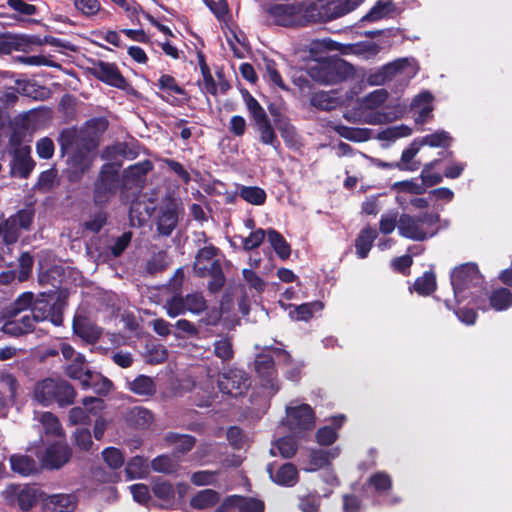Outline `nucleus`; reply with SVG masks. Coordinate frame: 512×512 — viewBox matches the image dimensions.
I'll return each mask as SVG.
<instances>
[{"instance_id":"2eb2a0df","label":"nucleus","mask_w":512,"mask_h":512,"mask_svg":"<svg viewBox=\"0 0 512 512\" xmlns=\"http://www.w3.org/2000/svg\"><path fill=\"white\" fill-rule=\"evenodd\" d=\"M165 308L168 316L173 318L185 313V311L199 314L207 308V305L200 293H192L186 296L185 301L182 298L174 297L167 302Z\"/></svg>"},{"instance_id":"cd10ccee","label":"nucleus","mask_w":512,"mask_h":512,"mask_svg":"<svg viewBox=\"0 0 512 512\" xmlns=\"http://www.w3.org/2000/svg\"><path fill=\"white\" fill-rule=\"evenodd\" d=\"M220 501V494L213 489H204L198 491L189 501L190 507L198 510H204L214 507Z\"/></svg>"},{"instance_id":"c85d7f7f","label":"nucleus","mask_w":512,"mask_h":512,"mask_svg":"<svg viewBox=\"0 0 512 512\" xmlns=\"http://www.w3.org/2000/svg\"><path fill=\"white\" fill-rule=\"evenodd\" d=\"M376 237L377 231L371 227L361 230L355 241L356 253L359 258L364 259L368 256Z\"/></svg>"},{"instance_id":"7c9ffc66","label":"nucleus","mask_w":512,"mask_h":512,"mask_svg":"<svg viewBox=\"0 0 512 512\" xmlns=\"http://www.w3.org/2000/svg\"><path fill=\"white\" fill-rule=\"evenodd\" d=\"M267 240L280 259L286 260L290 257L291 247L278 231L267 229Z\"/></svg>"},{"instance_id":"bb28decb","label":"nucleus","mask_w":512,"mask_h":512,"mask_svg":"<svg viewBox=\"0 0 512 512\" xmlns=\"http://www.w3.org/2000/svg\"><path fill=\"white\" fill-rule=\"evenodd\" d=\"M268 472L273 482L283 486H293L298 479V471L292 463L283 464L275 473L272 472V467L269 465Z\"/></svg>"},{"instance_id":"8fccbe9b","label":"nucleus","mask_w":512,"mask_h":512,"mask_svg":"<svg viewBox=\"0 0 512 512\" xmlns=\"http://www.w3.org/2000/svg\"><path fill=\"white\" fill-rule=\"evenodd\" d=\"M214 354L223 362L230 361L234 356L231 338L224 337L220 340L215 341Z\"/></svg>"},{"instance_id":"b1692460","label":"nucleus","mask_w":512,"mask_h":512,"mask_svg":"<svg viewBox=\"0 0 512 512\" xmlns=\"http://www.w3.org/2000/svg\"><path fill=\"white\" fill-rule=\"evenodd\" d=\"M73 333L86 344H95L103 333L96 322H72Z\"/></svg>"},{"instance_id":"3c124183","label":"nucleus","mask_w":512,"mask_h":512,"mask_svg":"<svg viewBox=\"0 0 512 512\" xmlns=\"http://www.w3.org/2000/svg\"><path fill=\"white\" fill-rule=\"evenodd\" d=\"M243 99H244L246 108L249 111L254 122H258V121L268 117L265 110L263 109V107L259 104V102L249 92L246 91L243 94Z\"/></svg>"},{"instance_id":"e433bc0d","label":"nucleus","mask_w":512,"mask_h":512,"mask_svg":"<svg viewBox=\"0 0 512 512\" xmlns=\"http://www.w3.org/2000/svg\"><path fill=\"white\" fill-rule=\"evenodd\" d=\"M435 289L436 277L433 272H425L415 280L413 288H410L411 291L413 290L421 296H428L433 293Z\"/></svg>"},{"instance_id":"5fc2aeb1","label":"nucleus","mask_w":512,"mask_h":512,"mask_svg":"<svg viewBox=\"0 0 512 512\" xmlns=\"http://www.w3.org/2000/svg\"><path fill=\"white\" fill-rule=\"evenodd\" d=\"M276 448L283 458H292L298 449L296 440L291 436H284L276 441Z\"/></svg>"},{"instance_id":"aec40b11","label":"nucleus","mask_w":512,"mask_h":512,"mask_svg":"<svg viewBox=\"0 0 512 512\" xmlns=\"http://www.w3.org/2000/svg\"><path fill=\"white\" fill-rule=\"evenodd\" d=\"M433 96L430 92L424 91L415 96L411 103V111L417 124H424L432 118Z\"/></svg>"},{"instance_id":"79ce46f5","label":"nucleus","mask_w":512,"mask_h":512,"mask_svg":"<svg viewBox=\"0 0 512 512\" xmlns=\"http://www.w3.org/2000/svg\"><path fill=\"white\" fill-rule=\"evenodd\" d=\"M368 484L380 495L388 493L393 487L391 476L384 471H378L372 474L368 478Z\"/></svg>"},{"instance_id":"a211bd4d","label":"nucleus","mask_w":512,"mask_h":512,"mask_svg":"<svg viewBox=\"0 0 512 512\" xmlns=\"http://www.w3.org/2000/svg\"><path fill=\"white\" fill-rule=\"evenodd\" d=\"M71 456L72 450L68 444L55 442L46 448L43 456V464L50 469H59L69 462Z\"/></svg>"},{"instance_id":"37998d69","label":"nucleus","mask_w":512,"mask_h":512,"mask_svg":"<svg viewBox=\"0 0 512 512\" xmlns=\"http://www.w3.org/2000/svg\"><path fill=\"white\" fill-rule=\"evenodd\" d=\"M35 163L28 153L19 151L14 158L13 171L15 174L26 178L34 169Z\"/></svg>"},{"instance_id":"72a5a7b5","label":"nucleus","mask_w":512,"mask_h":512,"mask_svg":"<svg viewBox=\"0 0 512 512\" xmlns=\"http://www.w3.org/2000/svg\"><path fill=\"white\" fill-rule=\"evenodd\" d=\"M128 389L140 396H152L156 392L153 379L146 375H138L134 380L128 382Z\"/></svg>"},{"instance_id":"9d476101","label":"nucleus","mask_w":512,"mask_h":512,"mask_svg":"<svg viewBox=\"0 0 512 512\" xmlns=\"http://www.w3.org/2000/svg\"><path fill=\"white\" fill-rule=\"evenodd\" d=\"M417 73V67L414 60L399 59L385 65L380 72L370 77V82L374 85L384 84L392 78L409 81Z\"/></svg>"},{"instance_id":"338daca9","label":"nucleus","mask_w":512,"mask_h":512,"mask_svg":"<svg viewBox=\"0 0 512 512\" xmlns=\"http://www.w3.org/2000/svg\"><path fill=\"white\" fill-rule=\"evenodd\" d=\"M380 46L374 42H363L356 44L352 51L354 54L369 59L376 56L380 52Z\"/></svg>"},{"instance_id":"9b49d317","label":"nucleus","mask_w":512,"mask_h":512,"mask_svg":"<svg viewBox=\"0 0 512 512\" xmlns=\"http://www.w3.org/2000/svg\"><path fill=\"white\" fill-rule=\"evenodd\" d=\"M254 367L261 387L267 390L270 395H275L279 391L280 385L274 358L268 354H258L254 361Z\"/></svg>"},{"instance_id":"6ab92c4d","label":"nucleus","mask_w":512,"mask_h":512,"mask_svg":"<svg viewBox=\"0 0 512 512\" xmlns=\"http://www.w3.org/2000/svg\"><path fill=\"white\" fill-rule=\"evenodd\" d=\"M364 0H326L320 6V16L324 20L339 18L357 8Z\"/></svg>"},{"instance_id":"6e6552de","label":"nucleus","mask_w":512,"mask_h":512,"mask_svg":"<svg viewBox=\"0 0 512 512\" xmlns=\"http://www.w3.org/2000/svg\"><path fill=\"white\" fill-rule=\"evenodd\" d=\"M217 249L208 245L200 249L196 255L194 262V271L200 276H213L214 282L209 284L211 290H217L223 283L221 275V267L215 259Z\"/></svg>"},{"instance_id":"ddd939ff","label":"nucleus","mask_w":512,"mask_h":512,"mask_svg":"<svg viewBox=\"0 0 512 512\" xmlns=\"http://www.w3.org/2000/svg\"><path fill=\"white\" fill-rule=\"evenodd\" d=\"M118 163H108L102 167L101 175L95 185L94 201L97 205L105 204L116 192L118 183Z\"/></svg>"},{"instance_id":"f8f14e48","label":"nucleus","mask_w":512,"mask_h":512,"mask_svg":"<svg viewBox=\"0 0 512 512\" xmlns=\"http://www.w3.org/2000/svg\"><path fill=\"white\" fill-rule=\"evenodd\" d=\"M286 415V425L295 434L311 431L315 427V413L308 404L287 407Z\"/></svg>"},{"instance_id":"0e129e2a","label":"nucleus","mask_w":512,"mask_h":512,"mask_svg":"<svg viewBox=\"0 0 512 512\" xmlns=\"http://www.w3.org/2000/svg\"><path fill=\"white\" fill-rule=\"evenodd\" d=\"M398 213L395 211H390L382 214L379 221V229L383 234L392 233L396 226L398 227Z\"/></svg>"},{"instance_id":"c9c22d12","label":"nucleus","mask_w":512,"mask_h":512,"mask_svg":"<svg viewBox=\"0 0 512 512\" xmlns=\"http://www.w3.org/2000/svg\"><path fill=\"white\" fill-rule=\"evenodd\" d=\"M255 127L259 134V139L261 143H263L264 145H270L273 148L277 149V147L279 146V141L277 139L276 132L270 123L269 118L267 117L258 122H255Z\"/></svg>"},{"instance_id":"e2e57ef3","label":"nucleus","mask_w":512,"mask_h":512,"mask_svg":"<svg viewBox=\"0 0 512 512\" xmlns=\"http://www.w3.org/2000/svg\"><path fill=\"white\" fill-rule=\"evenodd\" d=\"M387 96L388 94L384 89L375 90L364 97L363 106L370 110L376 109L386 101Z\"/></svg>"},{"instance_id":"c03bdc74","label":"nucleus","mask_w":512,"mask_h":512,"mask_svg":"<svg viewBox=\"0 0 512 512\" xmlns=\"http://www.w3.org/2000/svg\"><path fill=\"white\" fill-rule=\"evenodd\" d=\"M240 197L252 205H263L266 201V192L257 186H241Z\"/></svg>"},{"instance_id":"f03ea898","label":"nucleus","mask_w":512,"mask_h":512,"mask_svg":"<svg viewBox=\"0 0 512 512\" xmlns=\"http://www.w3.org/2000/svg\"><path fill=\"white\" fill-rule=\"evenodd\" d=\"M77 392L73 385L61 377H47L35 383L33 399L44 407L60 408L74 404Z\"/></svg>"},{"instance_id":"864d4df0","label":"nucleus","mask_w":512,"mask_h":512,"mask_svg":"<svg viewBox=\"0 0 512 512\" xmlns=\"http://www.w3.org/2000/svg\"><path fill=\"white\" fill-rule=\"evenodd\" d=\"M51 297H48L49 302L54 300V296L56 295L55 301L53 305L50 307V312L48 316L51 320H59L63 316V311L66 307V294L64 292L59 293H51Z\"/></svg>"},{"instance_id":"49530a36","label":"nucleus","mask_w":512,"mask_h":512,"mask_svg":"<svg viewBox=\"0 0 512 512\" xmlns=\"http://www.w3.org/2000/svg\"><path fill=\"white\" fill-rule=\"evenodd\" d=\"M147 470V459L143 456L132 457L125 468V472L129 479L140 478Z\"/></svg>"},{"instance_id":"09e8293b","label":"nucleus","mask_w":512,"mask_h":512,"mask_svg":"<svg viewBox=\"0 0 512 512\" xmlns=\"http://www.w3.org/2000/svg\"><path fill=\"white\" fill-rule=\"evenodd\" d=\"M421 148L422 146L418 138L414 139L409 147L402 152L401 162L395 166L401 170H416L417 167L408 166V163L417 155Z\"/></svg>"},{"instance_id":"603ef678","label":"nucleus","mask_w":512,"mask_h":512,"mask_svg":"<svg viewBox=\"0 0 512 512\" xmlns=\"http://www.w3.org/2000/svg\"><path fill=\"white\" fill-rule=\"evenodd\" d=\"M267 237V230L258 228L250 232L247 237H240L244 250L250 251L258 248Z\"/></svg>"},{"instance_id":"de8ad7c7","label":"nucleus","mask_w":512,"mask_h":512,"mask_svg":"<svg viewBox=\"0 0 512 512\" xmlns=\"http://www.w3.org/2000/svg\"><path fill=\"white\" fill-rule=\"evenodd\" d=\"M177 224V215L172 210H166L161 213L157 221V228L160 234L170 235Z\"/></svg>"},{"instance_id":"2f4dec72","label":"nucleus","mask_w":512,"mask_h":512,"mask_svg":"<svg viewBox=\"0 0 512 512\" xmlns=\"http://www.w3.org/2000/svg\"><path fill=\"white\" fill-rule=\"evenodd\" d=\"M274 354L280 362L289 367L286 371V378L292 381H298L300 379L303 364L294 361L290 353L284 349L275 348Z\"/></svg>"},{"instance_id":"69168bd1","label":"nucleus","mask_w":512,"mask_h":512,"mask_svg":"<svg viewBox=\"0 0 512 512\" xmlns=\"http://www.w3.org/2000/svg\"><path fill=\"white\" fill-rule=\"evenodd\" d=\"M316 441L322 446L332 445L338 438L336 430L331 426L319 428L315 434Z\"/></svg>"},{"instance_id":"4d7b16f0","label":"nucleus","mask_w":512,"mask_h":512,"mask_svg":"<svg viewBox=\"0 0 512 512\" xmlns=\"http://www.w3.org/2000/svg\"><path fill=\"white\" fill-rule=\"evenodd\" d=\"M102 457L104 462L111 469H119L124 464V456L122 452L115 447H107L102 451Z\"/></svg>"},{"instance_id":"58836bf2","label":"nucleus","mask_w":512,"mask_h":512,"mask_svg":"<svg viewBox=\"0 0 512 512\" xmlns=\"http://www.w3.org/2000/svg\"><path fill=\"white\" fill-rule=\"evenodd\" d=\"M2 332L13 338H19L33 333L35 330L34 322H4Z\"/></svg>"},{"instance_id":"5701e85b","label":"nucleus","mask_w":512,"mask_h":512,"mask_svg":"<svg viewBox=\"0 0 512 512\" xmlns=\"http://www.w3.org/2000/svg\"><path fill=\"white\" fill-rule=\"evenodd\" d=\"M310 103L320 110H332L344 103V99L337 91H317L312 94Z\"/></svg>"},{"instance_id":"473e14b6","label":"nucleus","mask_w":512,"mask_h":512,"mask_svg":"<svg viewBox=\"0 0 512 512\" xmlns=\"http://www.w3.org/2000/svg\"><path fill=\"white\" fill-rule=\"evenodd\" d=\"M421 146H429L431 148H448L453 142V138L449 132L445 130H437L431 134L419 137Z\"/></svg>"},{"instance_id":"412c9836","label":"nucleus","mask_w":512,"mask_h":512,"mask_svg":"<svg viewBox=\"0 0 512 512\" xmlns=\"http://www.w3.org/2000/svg\"><path fill=\"white\" fill-rule=\"evenodd\" d=\"M77 500L71 494H55L47 497L42 502L43 512H73Z\"/></svg>"},{"instance_id":"052dcab7","label":"nucleus","mask_w":512,"mask_h":512,"mask_svg":"<svg viewBox=\"0 0 512 512\" xmlns=\"http://www.w3.org/2000/svg\"><path fill=\"white\" fill-rule=\"evenodd\" d=\"M218 474V471L200 470L191 474L190 481L195 486L212 485L216 482Z\"/></svg>"},{"instance_id":"f3484780","label":"nucleus","mask_w":512,"mask_h":512,"mask_svg":"<svg viewBox=\"0 0 512 512\" xmlns=\"http://www.w3.org/2000/svg\"><path fill=\"white\" fill-rule=\"evenodd\" d=\"M92 74L102 82L116 88H124L126 81L113 63L97 61L91 67Z\"/></svg>"},{"instance_id":"393cba45","label":"nucleus","mask_w":512,"mask_h":512,"mask_svg":"<svg viewBox=\"0 0 512 512\" xmlns=\"http://www.w3.org/2000/svg\"><path fill=\"white\" fill-rule=\"evenodd\" d=\"M125 421L128 426L143 430L152 424L153 414L144 407H133L127 411Z\"/></svg>"},{"instance_id":"1a4fd4ad","label":"nucleus","mask_w":512,"mask_h":512,"mask_svg":"<svg viewBox=\"0 0 512 512\" xmlns=\"http://www.w3.org/2000/svg\"><path fill=\"white\" fill-rule=\"evenodd\" d=\"M2 494L9 505L18 506L22 511H29L37 504L42 492L35 485L10 484Z\"/></svg>"},{"instance_id":"a18cd8bd","label":"nucleus","mask_w":512,"mask_h":512,"mask_svg":"<svg viewBox=\"0 0 512 512\" xmlns=\"http://www.w3.org/2000/svg\"><path fill=\"white\" fill-rule=\"evenodd\" d=\"M490 305L495 310H505L512 306V293L506 288L495 290L490 296Z\"/></svg>"},{"instance_id":"4c0bfd02","label":"nucleus","mask_w":512,"mask_h":512,"mask_svg":"<svg viewBox=\"0 0 512 512\" xmlns=\"http://www.w3.org/2000/svg\"><path fill=\"white\" fill-rule=\"evenodd\" d=\"M166 439L167 441L176 444L175 452L179 454L188 453L196 444V438L188 434L169 433L166 436Z\"/></svg>"},{"instance_id":"13d9d810","label":"nucleus","mask_w":512,"mask_h":512,"mask_svg":"<svg viewBox=\"0 0 512 512\" xmlns=\"http://www.w3.org/2000/svg\"><path fill=\"white\" fill-rule=\"evenodd\" d=\"M151 468L155 472L171 474L176 469V463L168 455H159L151 461Z\"/></svg>"},{"instance_id":"0eeeda50","label":"nucleus","mask_w":512,"mask_h":512,"mask_svg":"<svg viewBox=\"0 0 512 512\" xmlns=\"http://www.w3.org/2000/svg\"><path fill=\"white\" fill-rule=\"evenodd\" d=\"M310 74L318 82L332 84L352 76L354 68L342 59H333L312 67Z\"/></svg>"},{"instance_id":"c756f323","label":"nucleus","mask_w":512,"mask_h":512,"mask_svg":"<svg viewBox=\"0 0 512 512\" xmlns=\"http://www.w3.org/2000/svg\"><path fill=\"white\" fill-rule=\"evenodd\" d=\"M395 10L392 0H378L361 22H376L388 17Z\"/></svg>"},{"instance_id":"4468645a","label":"nucleus","mask_w":512,"mask_h":512,"mask_svg":"<svg viewBox=\"0 0 512 512\" xmlns=\"http://www.w3.org/2000/svg\"><path fill=\"white\" fill-rule=\"evenodd\" d=\"M250 377L240 369H229L218 379V388L223 394L232 397L243 395L250 387Z\"/></svg>"},{"instance_id":"39448f33","label":"nucleus","mask_w":512,"mask_h":512,"mask_svg":"<svg viewBox=\"0 0 512 512\" xmlns=\"http://www.w3.org/2000/svg\"><path fill=\"white\" fill-rule=\"evenodd\" d=\"M48 297H51V295L41 293L34 299L32 292H23L14 302L5 307L3 318H14L27 310H31L33 312V320H45L44 314L49 304Z\"/></svg>"},{"instance_id":"ea45409f","label":"nucleus","mask_w":512,"mask_h":512,"mask_svg":"<svg viewBox=\"0 0 512 512\" xmlns=\"http://www.w3.org/2000/svg\"><path fill=\"white\" fill-rule=\"evenodd\" d=\"M235 508L239 512H264L265 503L255 497L235 495Z\"/></svg>"},{"instance_id":"f704fd0d","label":"nucleus","mask_w":512,"mask_h":512,"mask_svg":"<svg viewBox=\"0 0 512 512\" xmlns=\"http://www.w3.org/2000/svg\"><path fill=\"white\" fill-rule=\"evenodd\" d=\"M158 87L166 94L164 98L169 103L174 104L176 102V95H185V91L181 88L176 80L170 75H162L158 80Z\"/></svg>"},{"instance_id":"20e7f679","label":"nucleus","mask_w":512,"mask_h":512,"mask_svg":"<svg viewBox=\"0 0 512 512\" xmlns=\"http://www.w3.org/2000/svg\"><path fill=\"white\" fill-rule=\"evenodd\" d=\"M33 219L28 210H21L0 224V259L6 260V254L11 253V245L16 243L20 232L27 230Z\"/></svg>"},{"instance_id":"6e6d98bb","label":"nucleus","mask_w":512,"mask_h":512,"mask_svg":"<svg viewBox=\"0 0 512 512\" xmlns=\"http://www.w3.org/2000/svg\"><path fill=\"white\" fill-rule=\"evenodd\" d=\"M73 442L81 451L85 452L90 451L94 444L88 428H77L73 433Z\"/></svg>"},{"instance_id":"dca6fc26","label":"nucleus","mask_w":512,"mask_h":512,"mask_svg":"<svg viewBox=\"0 0 512 512\" xmlns=\"http://www.w3.org/2000/svg\"><path fill=\"white\" fill-rule=\"evenodd\" d=\"M269 13L276 24L294 26L302 17V8L297 3L276 4L269 9Z\"/></svg>"},{"instance_id":"f257e3e1","label":"nucleus","mask_w":512,"mask_h":512,"mask_svg":"<svg viewBox=\"0 0 512 512\" xmlns=\"http://www.w3.org/2000/svg\"><path fill=\"white\" fill-rule=\"evenodd\" d=\"M482 281V276L475 264L466 263L456 267L451 272L455 305L450 300H445V306L454 310L455 315L462 320L477 318L478 315L473 311V307H460V304L463 300L475 296L476 292L481 289Z\"/></svg>"},{"instance_id":"680f3d73","label":"nucleus","mask_w":512,"mask_h":512,"mask_svg":"<svg viewBox=\"0 0 512 512\" xmlns=\"http://www.w3.org/2000/svg\"><path fill=\"white\" fill-rule=\"evenodd\" d=\"M323 309L321 302L305 303L296 308L298 320H308L312 317H319L317 312Z\"/></svg>"},{"instance_id":"7ed1b4c3","label":"nucleus","mask_w":512,"mask_h":512,"mask_svg":"<svg viewBox=\"0 0 512 512\" xmlns=\"http://www.w3.org/2000/svg\"><path fill=\"white\" fill-rule=\"evenodd\" d=\"M438 221V215L433 213H423L418 217L403 214L399 217L398 231L405 238L422 241L436 234Z\"/></svg>"},{"instance_id":"423d86ee","label":"nucleus","mask_w":512,"mask_h":512,"mask_svg":"<svg viewBox=\"0 0 512 512\" xmlns=\"http://www.w3.org/2000/svg\"><path fill=\"white\" fill-rule=\"evenodd\" d=\"M97 142L93 138L78 137L72 147V154L68 163L79 178L87 169L90 168L96 158Z\"/></svg>"},{"instance_id":"a878e982","label":"nucleus","mask_w":512,"mask_h":512,"mask_svg":"<svg viewBox=\"0 0 512 512\" xmlns=\"http://www.w3.org/2000/svg\"><path fill=\"white\" fill-rule=\"evenodd\" d=\"M151 489L156 498L164 501L160 507L169 508L174 504L175 490L169 481L157 478L152 481Z\"/></svg>"},{"instance_id":"bf43d9fd","label":"nucleus","mask_w":512,"mask_h":512,"mask_svg":"<svg viewBox=\"0 0 512 512\" xmlns=\"http://www.w3.org/2000/svg\"><path fill=\"white\" fill-rule=\"evenodd\" d=\"M439 163V160H433L424 165L421 172V179L423 186L430 187L439 184L442 181V176L439 173H433V168Z\"/></svg>"},{"instance_id":"4be33fe9","label":"nucleus","mask_w":512,"mask_h":512,"mask_svg":"<svg viewBox=\"0 0 512 512\" xmlns=\"http://www.w3.org/2000/svg\"><path fill=\"white\" fill-rule=\"evenodd\" d=\"M11 470L20 476L27 477L39 472L36 460L25 454H13L9 458Z\"/></svg>"},{"instance_id":"a19ab883","label":"nucleus","mask_w":512,"mask_h":512,"mask_svg":"<svg viewBox=\"0 0 512 512\" xmlns=\"http://www.w3.org/2000/svg\"><path fill=\"white\" fill-rule=\"evenodd\" d=\"M65 375L71 379L79 380L84 388H90L93 384V373L84 371L82 365L70 364L65 368Z\"/></svg>"},{"instance_id":"774afa93","label":"nucleus","mask_w":512,"mask_h":512,"mask_svg":"<svg viewBox=\"0 0 512 512\" xmlns=\"http://www.w3.org/2000/svg\"><path fill=\"white\" fill-rule=\"evenodd\" d=\"M242 275L250 289H254L257 293L264 291L266 287L265 281L252 269H243Z\"/></svg>"}]
</instances>
